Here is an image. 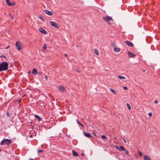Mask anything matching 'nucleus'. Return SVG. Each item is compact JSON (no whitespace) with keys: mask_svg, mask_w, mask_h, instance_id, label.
I'll list each match as a JSON object with an SVG mask.
<instances>
[{"mask_svg":"<svg viewBox=\"0 0 160 160\" xmlns=\"http://www.w3.org/2000/svg\"><path fill=\"white\" fill-rule=\"evenodd\" d=\"M124 151L125 152V153H126V154H127V155L128 154L129 152L126 149H125V150H124Z\"/></svg>","mask_w":160,"mask_h":160,"instance_id":"29","label":"nucleus"},{"mask_svg":"<svg viewBox=\"0 0 160 160\" xmlns=\"http://www.w3.org/2000/svg\"><path fill=\"white\" fill-rule=\"evenodd\" d=\"M154 103H156L157 104L158 103V102H157V100H156V101H155L154 102Z\"/></svg>","mask_w":160,"mask_h":160,"instance_id":"36","label":"nucleus"},{"mask_svg":"<svg viewBox=\"0 0 160 160\" xmlns=\"http://www.w3.org/2000/svg\"><path fill=\"white\" fill-rule=\"evenodd\" d=\"M72 152L73 155V156H76V157H78V153L77 152H76L75 151L72 150Z\"/></svg>","mask_w":160,"mask_h":160,"instance_id":"14","label":"nucleus"},{"mask_svg":"<svg viewBox=\"0 0 160 160\" xmlns=\"http://www.w3.org/2000/svg\"><path fill=\"white\" fill-rule=\"evenodd\" d=\"M83 133L84 136L87 138H90L91 137H92L90 133H87L85 131H83Z\"/></svg>","mask_w":160,"mask_h":160,"instance_id":"8","label":"nucleus"},{"mask_svg":"<svg viewBox=\"0 0 160 160\" xmlns=\"http://www.w3.org/2000/svg\"><path fill=\"white\" fill-rule=\"evenodd\" d=\"M6 1L8 6H14V4L12 2H11L9 0H6Z\"/></svg>","mask_w":160,"mask_h":160,"instance_id":"10","label":"nucleus"},{"mask_svg":"<svg viewBox=\"0 0 160 160\" xmlns=\"http://www.w3.org/2000/svg\"><path fill=\"white\" fill-rule=\"evenodd\" d=\"M152 113L151 112H150L148 114V115L149 116V117H151L152 115Z\"/></svg>","mask_w":160,"mask_h":160,"instance_id":"30","label":"nucleus"},{"mask_svg":"<svg viewBox=\"0 0 160 160\" xmlns=\"http://www.w3.org/2000/svg\"><path fill=\"white\" fill-rule=\"evenodd\" d=\"M120 150H122V151H124V150H125V149L124 148V147L122 146H121L120 147Z\"/></svg>","mask_w":160,"mask_h":160,"instance_id":"20","label":"nucleus"},{"mask_svg":"<svg viewBox=\"0 0 160 160\" xmlns=\"http://www.w3.org/2000/svg\"><path fill=\"white\" fill-rule=\"evenodd\" d=\"M122 139L123 140L124 143H126V140L125 139V138H122Z\"/></svg>","mask_w":160,"mask_h":160,"instance_id":"31","label":"nucleus"},{"mask_svg":"<svg viewBox=\"0 0 160 160\" xmlns=\"http://www.w3.org/2000/svg\"><path fill=\"white\" fill-rule=\"evenodd\" d=\"M114 50L115 52H119L120 51V48H114Z\"/></svg>","mask_w":160,"mask_h":160,"instance_id":"17","label":"nucleus"},{"mask_svg":"<svg viewBox=\"0 0 160 160\" xmlns=\"http://www.w3.org/2000/svg\"><path fill=\"white\" fill-rule=\"evenodd\" d=\"M124 42L129 46L131 47H134L133 44L129 41H125Z\"/></svg>","mask_w":160,"mask_h":160,"instance_id":"6","label":"nucleus"},{"mask_svg":"<svg viewBox=\"0 0 160 160\" xmlns=\"http://www.w3.org/2000/svg\"><path fill=\"white\" fill-rule=\"evenodd\" d=\"M77 123L79 124H80V125H81L82 127H84L83 125L81 123L79 122L78 120H77Z\"/></svg>","mask_w":160,"mask_h":160,"instance_id":"25","label":"nucleus"},{"mask_svg":"<svg viewBox=\"0 0 160 160\" xmlns=\"http://www.w3.org/2000/svg\"><path fill=\"white\" fill-rule=\"evenodd\" d=\"M65 57H67V56H68V55H67L66 54H65Z\"/></svg>","mask_w":160,"mask_h":160,"instance_id":"39","label":"nucleus"},{"mask_svg":"<svg viewBox=\"0 0 160 160\" xmlns=\"http://www.w3.org/2000/svg\"><path fill=\"white\" fill-rule=\"evenodd\" d=\"M94 52L95 53V54L96 55H99L98 51V49H94Z\"/></svg>","mask_w":160,"mask_h":160,"instance_id":"18","label":"nucleus"},{"mask_svg":"<svg viewBox=\"0 0 160 160\" xmlns=\"http://www.w3.org/2000/svg\"><path fill=\"white\" fill-rule=\"evenodd\" d=\"M11 140L9 139H4L2 141L0 144L1 145H3L6 144L8 146H9V144L11 143Z\"/></svg>","mask_w":160,"mask_h":160,"instance_id":"2","label":"nucleus"},{"mask_svg":"<svg viewBox=\"0 0 160 160\" xmlns=\"http://www.w3.org/2000/svg\"><path fill=\"white\" fill-rule=\"evenodd\" d=\"M16 46L17 49L18 50H20L21 49V45L19 42H17L16 43Z\"/></svg>","mask_w":160,"mask_h":160,"instance_id":"5","label":"nucleus"},{"mask_svg":"<svg viewBox=\"0 0 160 160\" xmlns=\"http://www.w3.org/2000/svg\"><path fill=\"white\" fill-rule=\"evenodd\" d=\"M101 138L103 139H105L106 138V137L104 135H102L101 136Z\"/></svg>","mask_w":160,"mask_h":160,"instance_id":"27","label":"nucleus"},{"mask_svg":"<svg viewBox=\"0 0 160 160\" xmlns=\"http://www.w3.org/2000/svg\"><path fill=\"white\" fill-rule=\"evenodd\" d=\"M111 90L114 94H115L116 93V91L115 90L113 89L112 88L111 89Z\"/></svg>","mask_w":160,"mask_h":160,"instance_id":"24","label":"nucleus"},{"mask_svg":"<svg viewBox=\"0 0 160 160\" xmlns=\"http://www.w3.org/2000/svg\"><path fill=\"white\" fill-rule=\"evenodd\" d=\"M45 78L46 80H48V77L47 76H45Z\"/></svg>","mask_w":160,"mask_h":160,"instance_id":"35","label":"nucleus"},{"mask_svg":"<svg viewBox=\"0 0 160 160\" xmlns=\"http://www.w3.org/2000/svg\"><path fill=\"white\" fill-rule=\"evenodd\" d=\"M59 89L61 91L63 92L65 90V88L63 86H59Z\"/></svg>","mask_w":160,"mask_h":160,"instance_id":"12","label":"nucleus"},{"mask_svg":"<svg viewBox=\"0 0 160 160\" xmlns=\"http://www.w3.org/2000/svg\"><path fill=\"white\" fill-rule=\"evenodd\" d=\"M30 73H31L30 72H28V74H30Z\"/></svg>","mask_w":160,"mask_h":160,"instance_id":"40","label":"nucleus"},{"mask_svg":"<svg viewBox=\"0 0 160 160\" xmlns=\"http://www.w3.org/2000/svg\"><path fill=\"white\" fill-rule=\"evenodd\" d=\"M126 105L129 110H130L131 109V107L128 103H126Z\"/></svg>","mask_w":160,"mask_h":160,"instance_id":"22","label":"nucleus"},{"mask_svg":"<svg viewBox=\"0 0 160 160\" xmlns=\"http://www.w3.org/2000/svg\"><path fill=\"white\" fill-rule=\"evenodd\" d=\"M118 77L120 79H126V78L125 77L120 75L118 76Z\"/></svg>","mask_w":160,"mask_h":160,"instance_id":"19","label":"nucleus"},{"mask_svg":"<svg viewBox=\"0 0 160 160\" xmlns=\"http://www.w3.org/2000/svg\"><path fill=\"white\" fill-rule=\"evenodd\" d=\"M33 159H30V160H33Z\"/></svg>","mask_w":160,"mask_h":160,"instance_id":"41","label":"nucleus"},{"mask_svg":"<svg viewBox=\"0 0 160 160\" xmlns=\"http://www.w3.org/2000/svg\"><path fill=\"white\" fill-rule=\"evenodd\" d=\"M39 31L40 32L43 33L44 34H46L47 33V32L46 31L42 28H40L39 29Z\"/></svg>","mask_w":160,"mask_h":160,"instance_id":"9","label":"nucleus"},{"mask_svg":"<svg viewBox=\"0 0 160 160\" xmlns=\"http://www.w3.org/2000/svg\"><path fill=\"white\" fill-rule=\"evenodd\" d=\"M128 55L129 58H133L136 56V55L130 52H128Z\"/></svg>","mask_w":160,"mask_h":160,"instance_id":"7","label":"nucleus"},{"mask_svg":"<svg viewBox=\"0 0 160 160\" xmlns=\"http://www.w3.org/2000/svg\"><path fill=\"white\" fill-rule=\"evenodd\" d=\"M44 12L45 13L48 15L51 16L52 15V12L48 10H45Z\"/></svg>","mask_w":160,"mask_h":160,"instance_id":"11","label":"nucleus"},{"mask_svg":"<svg viewBox=\"0 0 160 160\" xmlns=\"http://www.w3.org/2000/svg\"><path fill=\"white\" fill-rule=\"evenodd\" d=\"M9 16L11 17V18H12L11 20H12L13 19V18H14L13 16L12 15V14L11 13H9Z\"/></svg>","mask_w":160,"mask_h":160,"instance_id":"23","label":"nucleus"},{"mask_svg":"<svg viewBox=\"0 0 160 160\" xmlns=\"http://www.w3.org/2000/svg\"><path fill=\"white\" fill-rule=\"evenodd\" d=\"M144 160H151V158L148 155H145L143 156Z\"/></svg>","mask_w":160,"mask_h":160,"instance_id":"13","label":"nucleus"},{"mask_svg":"<svg viewBox=\"0 0 160 160\" xmlns=\"http://www.w3.org/2000/svg\"><path fill=\"white\" fill-rule=\"evenodd\" d=\"M138 153L140 156H142V153L141 152H138Z\"/></svg>","mask_w":160,"mask_h":160,"instance_id":"28","label":"nucleus"},{"mask_svg":"<svg viewBox=\"0 0 160 160\" xmlns=\"http://www.w3.org/2000/svg\"><path fill=\"white\" fill-rule=\"evenodd\" d=\"M8 64L6 62H3L0 64V71L7 70L8 68Z\"/></svg>","mask_w":160,"mask_h":160,"instance_id":"1","label":"nucleus"},{"mask_svg":"<svg viewBox=\"0 0 160 160\" xmlns=\"http://www.w3.org/2000/svg\"><path fill=\"white\" fill-rule=\"evenodd\" d=\"M38 74L39 75H42V73L41 72H40L38 73Z\"/></svg>","mask_w":160,"mask_h":160,"instance_id":"34","label":"nucleus"},{"mask_svg":"<svg viewBox=\"0 0 160 160\" xmlns=\"http://www.w3.org/2000/svg\"><path fill=\"white\" fill-rule=\"evenodd\" d=\"M7 115L8 116H9V113L8 112L7 113Z\"/></svg>","mask_w":160,"mask_h":160,"instance_id":"38","label":"nucleus"},{"mask_svg":"<svg viewBox=\"0 0 160 160\" xmlns=\"http://www.w3.org/2000/svg\"><path fill=\"white\" fill-rule=\"evenodd\" d=\"M32 73L33 74H34L35 75L38 73V71L35 68L33 69L32 71Z\"/></svg>","mask_w":160,"mask_h":160,"instance_id":"15","label":"nucleus"},{"mask_svg":"<svg viewBox=\"0 0 160 160\" xmlns=\"http://www.w3.org/2000/svg\"><path fill=\"white\" fill-rule=\"evenodd\" d=\"M43 151V150H38V153H40L42 152Z\"/></svg>","mask_w":160,"mask_h":160,"instance_id":"26","label":"nucleus"},{"mask_svg":"<svg viewBox=\"0 0 160 160\" xmlns=\"http://www.w3.org/2000/svg\"><path fill=\"white\" fill-rule=\"evenodd\" d=\"M43 48V50H46L47 48V45L46 44L44 45Z\"/></svg>","mask_w":160,"mask_h":160,"instance_id":"21","label":"nucleus"},{"mask_svg":"<svg viewBox=\"0 0 160 160\" xmlns=\"http://www.w3.org/2000/svg\"><path fill=\"white\" fill-rule=\"evenodd\" d=\"M123 89L125 90H127L128 89V88L126 86H124L123 87Z\"/></svg>","mask_w":160,"mask_h":160,"instance_id":"32","label":"nucleus"},{"mask_svg":"<svg viewBox=\"0 0 160 160\" xmlns=\"http://www.w3.org/2000/svg\"><path fill=\"white\" fill-rule=\"evenodd\" d=\"M116 147L117 149L119 150L120 151H121V150H120V148L118 146H116Z\"/></svg>","mask_w":160,"mask_h":160,"instance_id":"33","label":"nucleus"},{"mask_svg":"<svg viewBox=\"0 0 160 160\" xmlns=\"http://www.w3.org/2000/svg\"><path fill=\"white\" fill-rule=\"evenodd\" d=\"M102 18L109 25L111 23L110 21H112V19L110 17L108 16L103 17Z\"/></svg>","mask_w":160,"mask_h":160,"instance_id":"3","label":"nucleus"},{"mask_svg":"<svg viewBox=\"0 0 160 160\" xmlns=\"http://www.w3.org/2000/svg\"><path fill=\"white\" fill-rule=\"evenodd\" d=\"M35 117L38 119V120L40 121L42 120V118L38 115H35Z\"/></svg>","mask_w":160,"mask_h":160,"instance_id":"16","label":"nucleus"},{"mask_svg":"<svg viewBox=\"0 0 160 160\" xmlns=\"http://www.w3.org/2000/svg\"><path fill=\"white\" fill-rule=\"evenodd\" d=\"M76 71L77 72H79V71L78 70L76 69Z\"/></svg>","mask_w":160,"mask_h":160,"instance_id":"37","label":"nucleus"},{"mask_svg":"<svg viewBox=\"0 0 160 160\" xmlns=\"http://www.w3.org/2000/svg\"><path fill=\"white\" fill-rule=\"evenodd\" d=\"M50 23L52 26L54 27L57 28H59L58 25L55 22L53 21H50Z\"/></svg>","mask_w":160,"mask_h":160,"instance_id":"4","label":"nucleus"}]
</instances>
